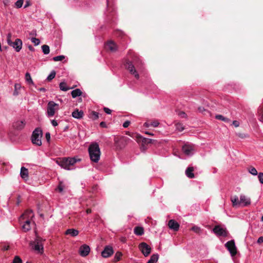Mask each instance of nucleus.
I'll return each instance as SVG.
<instances>
[{
	"label": "nucleus",
	"mask_w": 263,
	"mask_h": 263,
	"mask_svg": "<svg viewBox=\"0 0 263 263\" xmlns=\"http://www.w3.org/2000/svg\"><path fill=\"white\" fill-rule=\"evenodd\" d=\"M31 42L34 44L35 46H37L40 43V40L35 37H32L31 39Z\"/></svg>",
	"instance_id": "obj_41"
},
{
	"label": "nucleus",
	"mask_w": 263,
	"mask_h": 263,
	"mask_svg": "<svg viewBox=\"0 0 263 263\" xmlns=\"http://www.w3.org/2000/svg\"><path fill=\"white\" fill-rule=\"evenodd\" d=\"M137 141L138 143H142V144L145 145H147L149 143H152L154 141H155L154 140L144 138L140 135H137Z\"/></svg>",
	"instance_id": "obj_13"
},
{
	"label": "nucleus",
	"mask_w": 263,
	"mask_h": 263,
	"mask_svg": "<svg viewBox=\"0 0 263 263\" xmlns=\"http://www.w3.org/2000/svg\"><path fill=\"white\" fill-rule=\"evenodd\" d=\"M88 152L90 160L94 162H98L101 155L99 145L97 143L91 144L88 148Z\"/></svg>",
	"instance_id": "obj_2"
},
{
	"label": "nucleus",
	"mask_w": 263,
	"mask_h": 263,
	"mask_svg": "<svg viewBox=\"0 0 263 263\" xmlns=\"http://www.w3.org/2000/svg\"><path fill=\"white\" fill-rule=\"evenodd\" d=\"M100 125L102 127H106V123L105 122H101L100 123Z\"/></svg>",
	"instance_id": "obj_59"
},
{
	"label": "nucleus",
	"mask_w": 263,
	"mask_h": 263,
	"mask_svg": "<svg viewBox=\"0 0 263 263\" xmlns=\"http://www.w3.org/2000/svg\"><path fill=\"white\" fill-rule=\"evenodd\" d=\"M258 178L259 182L263 184V173H259L258 175Z\"/></svg>",
	"instance_id": "obj_47"
},
{
	"label": "nucleus",
	"mask_w": 263,
	"mask_h": 263,
	"mask_svg": "<svg viewBox=\"0 0 263 263\" xmlns=\"http://www.w3.org/2000/svg\"><path fill=\"white\" fill-rule=\"evenodd\" d=\"M84 116V112L82 110L79 111L78 109H75L72 112V116L76 119H82Z\"/></svg>",
	"instance_id": "obj_18"
},
{
	"label": "nucleus",
	"mask_w": 263,
	"mask_h": 263,
	"mask_svg": "<svg viewBox=\"0 0 263 263\" xmlns=\"http://www.w3.org/2000/svg\"><path fill=\"white\" fill-rule=\"evenodd\" d=\"M24 3V0H18L16 1V2L15 3V7L17 8H20L22 7L23 4Z\"/></svg>",
	"instance_id": "obj_39"
},
{
	"label": "nucleus",
	"mask_w": 263,
	"mask_h": 263,
	"mask_svg": "<svg viewBox=\"0 0 263 263\" xmlns=\"http://www.w3.org/2000/svg\"><path fill=\"white\" fill-rule=\"evenodd\" d=\"M59 109V104L53 101H49L47 104V114L49 117H53L56 110Z\"/></svg>",
	"instance_id": "obj_5"
},
{
	"label": "nucleus",
	"mask_w": 263,
	"mask_h": 263,
	"mask_svg": "<svg viewBox=\"0 0 263 263\" xmlns=\"http://www.w3.org/2000/svg\"><path fill=\"white\" fill-rule=\"evenodd\" d=\"M20 221L21 223H24L25 224H29L30 226L31 219H21L20 218Z\"/></svg>",
	"instance_id": "obj_38"
},
{
	"label": "nucleus",
	"mask_w": 263,
	"mask_h": 263,
	"mask_svg": "<svg viewBox=\"0 0 263 263\" xmlns=\"http://www.w3.org/2000/svg\"><path fill=\"white\" fill-rule=\"evenodd\" d=\"M82 92L80 89H76L72 90L71 92L72 97L75 98L82 95Z\"/></svg>",
	"instance_id": "obj_25"
},
{
	"label": "nucleus",
	"mask_w": 263,
	"mask_h": 263,
	"mask_svg": "<svg viewBox=\"0 0 263 263\" xmlns=\"http://www.w3.org/2000/svg\"><path fill=\"white\" fill-rule=\"evenodd\" d=\"M20 175L21 177L26 180L28 179V170L25 167L23 166L21 169Z\"/></svg>",
	"instance_id": "obj_20"
},
{
	"label": "nucleus",
	"mask_w": 263,
	"mask_h": 263,
	"mask_svg": "<svg viewBox=\"0 0 263 263\" xmlns=\"http://www.w3.org/2000/svg\"><path fill=\"white\" fill-rule=\"evenodd\" d=\"M194 168L192 166L188 167L185 170V175L189 178H194L195 177L194 174L193 173Z\"/></svg>",
	"instance_id": "obj_21"
},
{
	"label": "nucleus",
	"mask_w": 263,
	"mask_h": 263,
	"mask_svg": "<svg viewBox=\"0 0 263 263\" xmlns=\"http://www.w3.org/2000/svg\"><path fill=\"white\" fill-rule=\"evenodd\" d=\"M21 86L19 84H15L14 85V88L15 90H18L21 88Z\"/></svg>",
	"instance_id": "obj_57"
},
{
	"label": "nucleus",
	"mask_w": 263,
	"mask_h": 263,
	"mask_svg": "<svg viewBox=\"0 0 263 263\" xmlns=\"http://www.w3.org/2000/svg\"><path fill=\"white\" fill-rule=\"evenodd\" d=\"M168 226L171 229L174 231H177L179 228V224L173 219L169 220Z\"/></svg>",
	"instance_id": "obj_16"
},
{
	"label": "nucleus",
	"mask_w": 263,
	"mask_h": 263,
	"mask_svg": "<svg viewBox=\"0 0 263 263\" xmlns=\"http://www.w3.org/2000/svg\"><path fill=\"white\" fill-rule=\"evenodd\" d=\"M213 232L217 236L226 237L229 235V232L226 228L221 227L220 226H215L213 229Z\"/></svg>",
	"instance_id": "obj_8"
},
{
	"label": "nucleus",
	"mask_w": 263,
	"mask_h": 263,
	"mask_svg": "<svg viewBox=\"0 0 263 263\" xmlns=\"http://www.w3.org/2000/svg\"><path fill=\"white\" fill-rule=\"evenodd\" d=\"M11 33H9L8 34L7 37V41L8 43V44L10 46L11 43H12V41L11 40Z\"/></svg>",
	"instance_id": "obj_48"
},
{
	"label": "nucleus",
	"mask_w": 263,
	"mask_h": 263,
	"mask_svg": "<svg viewBox=\"0 0 263 263\" xmlns=\"http://www.w3.org/2000/svg\"><path fill=\"white\" fill-rule=\"evenodd\" d=\"M259 120L263 122V104L260 105L258 109Z\"/></svg>",
	"instance_id": "obj_28"
},
{
	"label": "nucleus",
	"mask_w": 263,
	"mask_h": 263,
	"mask_svg": "<svg viewBox=\"0 0 263 263\" xmlns=\"http://www.w3.org/2000/svg\"><path fill=\"white\" fill-rule=\"evenodd\" d=\"M25 79L29 84H33V82L31 79V76L29 73L27 72L25 74Z\"/></svg>",
	"instance_id": "obj_33"
},
{
	"label": "nucleus",
	"mask_w": 263,
	"mask_h": 263,
	"mask_svg": "<svg viewBox=\"0 0 263 263\" xmlns=\"http://www.w3.org/2000/svg\"><path fill=\"white\" fill-rule=\"evenodd\" d=\"M45 138L48 142H49L50 140V134L49 132L46 133L45 134Z\"/></svg>",
	"instance_id": "obj_53"
},
{
	"label": "nucleus",
	"mask_w": 263,
	"mask_h": 263,
	"mask_svg": "<svg viewBox=\"0 0 263 263\" xmlns=\"http://www.w3.org/2000/svg\"><path fill=\"white\" fill-rule=\"evenodd\" d=\"M64 185L63 184H62V183L61 182H60L58 187H57V190H58V191L59 192H62L63 190H64Z\"/></svg>",
	"instance_id": "obj_46"
},
{
	"label": "nucleus",
	"mask_w": 263,
	"mask_h": 263,
	"mask_svg": "<svg viewBox=\"0 0 263 263\" xmlns=\"http://www.w3.org/2000/svg\"><path fill=\"white\" fill-rule=\"evenodd\" d=\"M192 230L194 232H195V233H200V231H201V229H200V228L197 227V226H193L192 228Z\"/></svg>",
	"instance_id": "obj_45"
},
{
	"label": "nucleus",
	"mask_w": 263,
	"mask_h": 263,
	"mask_svg": "<svg viewBox=\"0 0 263 263\" xmlns=\"http://www.w3.org/2000/svg\"><path fill=\"white\" fill-rule=\"evenodd\" d=\"M10 46L14 48L16 52H19L22 47V41L20 39H16L14 42L11 43Z\"/></svg>",
	"instance_id": "obj_10"
},
{
	"label": "nucleus",
	"mask_w": 263,
	"mask_h": 263,
	"mask_svg": "<svg viewBox=\"0 0 263 263\" xmlns=\"http://www.w3.org/2000/svg\"><path fill=\"white\" fill-rule=\"evenodd\" d=\"M138 248L143 255L145 257L148 256L151 252V248L146 242H142L140 243L138 246Z\"/></svg>",
	"instance_id": "obj_6"
},
{
	"label": "nucleus",
	"mask_w": 263,
	"mask_h": 263,
	"mask_svg": "<svg viewBox=\"0 0 263 263\" xmlns=\"http://www.w3.org/2000/svg\"><path fill=\"white\" fill-rule=\"evenodd\" d=\"M31 229L30 226L29 224H24L22 226V229L24 232H27L30 230Z\"/></svg>",
	"instance_id": "obj_43"
},
{
	"label": "nucleus",
	"mask_w": 263,
	"mask_h": 263,
	"mask_svg": "<svg viewBox=\"0 0 263 263\" xmlns=\"http://www.w3.org/2000/svg\"><path fill=\"white\" fill-rule=\"evenodd\" d=\"M248 171L253 175H257V171L256 168L253 166H250L248 168Z\"/></svg>",
	"instance_id": "obj_36"
},
{
	"label": "nucleus",
	"mask_w": 263,
	"mask_h": 263,
	"mask_svg": "<svg viewBox=\"0 0 263 263\" xmlns=\"http://www.w3.org/2000/svg\"><path fill=\"white\" fill-rule=\"evenodd\" d=\"M51 123L53 126H57L58 125L57 122L54 120H52Z\"/></svg>",
	"instance_id": "obj_60"
},
{
	"label": "nucleus",
	"mask_w": 263,
	"mask_h": 263,
	"mask_svg": "<svg viewBox=\"0 0 263 263\" xmlns=\"http://www.w3.org/2000/svg\"><path fill=\"white\" fill-rule=\"evenodd\" d=\"M89 117L92 120H97L99 118V114L95 111H91L89 114Z\"/></svg>",
	"instance_id": "obj_31"
},
{
	"label": "nucleus",
	"mask_w": 263,
	"mask_h": 263,
	"mask_svg": "<svg viewBox=\"0 0 263 263\" xmlns=\"http://www.w3.org/2000/svg\"><path fill=\"white\" fill-rule=\"evenodd\" d=\"M159 122L157 120L154 121L151 123V126H152L154 127H157L159 125Z\"/></svg>",
	"instance_id": "obj_50"
},
{
	"label": "nucleus",
	"mask_w": 263,
	"mask_h": 263,
	"mask_svg": "<svg viewBox=\"0 0 263 263\" xmlns=\"http://www.w3.org/2000/svg\"><path fill=\"white\" fill-rule=\"evenodd\" d=\"M130 121H126L123 124V126L124 127V128H126L127 127L129 124H130Z\"/></svg>",
	"instance_id": "obj_54"
},
{
	"label": "nucleus",
	"mask_w": 263,
	"mask_h": 263,
	"mask_svg": "<svg viewBox=\"0 0 263 263\" xmlns=\"http://www.w3.org/2000/svg\"><path fill=\"white\" fill-rule=\"evenodd\" d=\"M26 125L25 120L17 121L13 123V128L17 130H21L23 129Z\"/></svg>",
	"instance_id": "obj_15"
},
{
	"label": "nucleus",
	"mask_w": 263,
	"mask_h": 263,
	"mask_svg": "<svg viewBox=\"0 0 263 263\" xmlns=\"http://www.w3.org/2000/svg\"><path fill=\"white\" fill-rule=\"evenodd\" d=\"M42 241H43V239L42 238H41L39 236H37L35 240L34 241H31L30 242V245L32 246L34 243L37 244V242H39V244H42Z\"/></svg>",
	"instance_id": "obj_35"
},
{
	"label": "nucleus",
	"mask_w": 263,
	"mask_h": 263,
	"mask_svg": "<svg viewBox=\"0 0 263 263\" xmlns=\"http://www.w3.org/2000/svg\"><path fill=\"white\" fill-rule=\"evenodd\" d=\"M42 49L43 52L45 54H47L50 52L49 46L47 45H43V46H42Z\"/></svg>",
	"instance_id": "obj_32"
},
{
	"label": "nucleus",
	"mask_w": 263,
	"mask_h": 263,
	"mask_svg": "<svg viewBox=\"0 0 263 263\" xmlns=\"http://www.w3.org/2000/svg\"><path fill=\"white\" fill-rule=\"evenodd\" d=\"M13 263H22V260L19 256H15L13 260Z\"/></svg>",
	"instance_id": "obj_42"
},
{
	"label": "nucleus",
	"mask_w": 263,
	"mask_h": 263,
	"mask_svg": "<svg viewBox=\"0 0 263 263\" xmlns=\"http://www.w3.org/2000/svg\"><path fill=\"white\" fill-rule=\"evenodd\" d=\"M60 88L61 90L63 91H67L70 89H71L72 88H69L66 86V83L62 82L60 83L59 85Z\"/></svg>",
	"instance_id": "obj_30"
},
{
	"label": "nucleus",
	"mask_w": 263,
	"mask_h": 263,
	"mask_svg": "<svg viewBox=\"0 0 263 263\" xmlns=\"http://www.w3.org/2000/svg\"><path fill=\"white\" fill-rule=\"evenodd\" d=\"M128 56L130 57L129 59H125L124 66L125 68L127 69L129 72L134 75L136 79H139V76L136 71V68H139L141 64V61L139 59L137 55L132 50H129L128 52Z\"/></svg>",
	"instance_id": "obj_1"
},
{
	"label": "nucleus",
	"mask_w": 263,
	"mask_h": 263,
	"mask_svg": "<svg viewBox=\"0 0 263 263\" xmlns=\"http://www.w3.org/2000/svg\"><path fill=\"white\" fill-rule=\"evenodd\" d=\"M134 233L137 235L141 236L144 234V229L141 227H136L134 228Z\"/></svg>",
	"instance_id": "obj_24"
},
{
	"label": "nucleus",
	"mask_w": 263,
	"mask_h": 263,
	"mask_svg": "<svg viewBox=\"0 0 263 263\" xmlns=\"http://www.w3.org/2000/svg\"><path fill=\"white\" fill-rule=\"evenodd\" d=\"M225 247L229 251L232 256H234L237 254V248L234 240H231L225 244Z\"/></svg>",
	"instance_id": "obj_7"
},
{
	"label": "nucleus",
	"mask_w": 263,
	"mask_h": 263,
	"mask_svg": "<svg viewBox=\"0 0 263 263\" xmlns=\"http://www.w3.org/2000/svg\"><path fill=\"white\" fill-rule=\"evenodd\" d=\"M178 115L182 118H186L187 117V115L183 111L179 112Z\"/></svg>",
	"instance_id": "obj_51"
},
{
	"label": "nucleus",
	"mask_w": 263,
	"mask_h": 263,
	"mask_svg": "<svg viewBox=\"0 0 263 263\" xmlns=\"http://www.w3.org/2000/svg\"><path fill=\"white\" fill-rule=\"evenodd\" d=\"M90 250V249L88 246L83 245L80 248L79 253L82 256L85 257L89 254Z\"/></svg>",
	"instance_id": "obj_12"
},
{
	"label": "nucleus",
	"mask_w": 263,
	"mask_h": 263,
	"mask_svg": "<svg viewBox=\"0 0 263 263\" xmlns=\"http://www.w3.org/2000/svg\"><path fill=\"white\" fill-rule=\"evenodd\" d=\"M66 235H70L71 236H76L79 234V231L76 229H69L66 231L65 232Z\"/></svg>",
	"instance_id": "obj_23"
},
{
	"label": "nucleus",
	"mask_w": 263,
	"mask_h": 263,
	"mask_svg": "<svg viewBox=\"0 0 263 263\" xmlns=\"http://www.w3.org/2000/svg\"><path fill=\"white\" fill-rule=\"evenodd\" d=\"M159 258L158 254H155L151 256L150 259L147 261V263H156Z\"/></svg>",
	"instance_id": "obj_27"
},
{
	"label": "nucleus",
	"mask_w": 263,
	"mask_h": 263,
	"mask_svg": "<svg viewBox=\"0 0 263 263\" xmlns=\"http://www.w3.org/2000/svg\"><path fill=\"white\" fill-rule=\"evenodd\" d=\"M64 59H65V56L62 55H59V56L54 57L53 58V60L54 61H62Z\"/></svg>",
	"instance_id": "obj_40"
},
{
	"label": "nucleus",
	"mask_w": 263,
	"mask_h": 263,
	"mask_svg": "<svg viewBox=\"0 0 263 263\" xmlns=\"http://www.w3.org/2000/svg\"><path fill=\"white\" fill-rule=\"evenodd\" d=\"M55 74H56L55 71L53 70L52 71H51L50 74L48 76V77L47 78V80L48 81H50L53 78H54Z\"/></svg>",
	"instance_id": "obj_37"
},
{
	"label": "nucleus",
	"mask_w": 263,
	"mask_h": 263,
	"mask_svg": "<svg viewBox=\"0 0 263 263\" xmlns=\"http://www.w3.org/2000/svg\"><path fill=\"white\" fill-rule=\"evenodd\" d=\"M182 150L185 155H190L194 151V146L187 144H184L182 147Z\"/></svg>",
	"instance_id": "obj_14"
},
{
	"label": "nucleus",
	"mask_w": 263,
	"mask_h": 263,
	"mask_svg": "<svg viewBox=\"0 0 263 263\" xmlns=\"http://www.w3.org/2000/svg\"><path fill=\"white\" fill-rule=\"evenodd\" d=\"M240 203L243 204V206L249 205L251 203L250 199L247 198L243 195H241L240 197Z\"/></svg>",
	"instance_id": "obj_19"
},
{
	"label": "nucleus",
	"mask_w": 263,
	"mask_h": 263,
	"mask_svg": "<svg viewBox=\"0 0 263 263\" xmlns=\"http://www.w3.org/2000/svg\"><path fill=\"white\" fill-rule=\"evenodd\" d=\"M43 132L41 128H36L33 132L31 136V141L34 145L41 146L42 145L41 138Z\"/></svg>",
	"instance_id": "obj_4"
},
{
	"label": "nucleus",
	"mask_w": 263,
	"mask_h": 263,
	"mask_svg": "<svg viewBox=\"0 0 263 263\" xmlns=\"http://www.w3.org/2000/svg\"><path fill=\"white\" fill-rule=\"evenodd\" d=\"M122 256V254L121 253V252H117L115 255L114 261L116 262L119 261Z\"/></svg>",
	"instance_id": "obj_34"
},
{
	"label": "nucleus",
	"mask_w": 263,
	"mask_h": 263,
	"mask_svg": "<svg viewBox=\"0 0 263 263\" xmlns=\"http://www.w3.org/2000/svg\"><path fill=\"white\" fill-rule=\"evenodd\" d=\"M231 201L232 202L233 206H237L240 204V201L238 200V198L237 196H234L231 198Z\"/></svg>",
	"instance_id": "obj_26"
},
{
	"label": "nucleus",
	"mask_w": 263,
	"mask_h": 263,
	"mask_svg": "<svg viewBox=\"0 0 263 263\" xmlns=\"http://www.w3.org/2000/svg\"><path fill=\"white\" fill-rule=\"evenodd\" d=\"M176 128L179 130V131H182L184 128V127L182 126V124L180 123H178L176 124Z\"/></svg>",
	"instance_id": "obj_44"
},
{
	"label": "nucleus",
	"mask_w": 263,
	"mask_h": 263,
	"mask_svg": "<svg viewBox=\"0 0 263 263\" xmlns=\"http://www.w3.org/2000/svg\"><path fill=\"white\" fill-rule=\"evenodd\" d=\"M30 5H31L29 1H27V2H26V4H25V5L24 6V8H26L30 6Z\"/></svg>",
	"instance_id": "obj_61"
},
{
	"label": "nucleus",
	"mask_w": 263,
	"mask_h": 263,
	"mask_svg": "<svg viewBox=\"0 0 263 263\" xmlns=\"http://www.w3.org/2000/svg\"><path fill=\"white\" fill-rule=\"evenodd\" d=\"M34 216V214L32 210H27L20 217L21 219H31Z\"/></svg>",
	"instance_id": "obj_17"
},
{
	"label": "nucleus",
	"mask_w": 263,
	"mask_h": 263,
	"mask_svg": "<svg viewBox=\"0 0 263 263\" xmlns=\"http://www.w3.org/2000/svg\"><path fill=\"white\" fill-rule=\"evenodd\" d=\"M233 124L236 127L239 126V122L236 120L233 122Z\"/></svg>",
	"instance_id": "obj_56"
},
{
	"label": "nucleus",
	"mask_w": 263,
	"mask_h": 263,
	"mask_svg": "<svg viewBox=\"0 0 263 263\" xmlns=\"http://www.w3.org/2000/svg\"><path fill=\"white\" fill-rule=\"evenodd\" d=\"M141 145L140 148H141V151H145L147 149L146 145L142 144V143H141Z\"/></svg>",
	"instance_id": "obj_55"
},
{
	"label": "nucleus",
	"mask_w": 263,
	"mask_h": 263,
	"mask_svg": "<svg viewBox=\"0 0 263 263\" xmlns=\"http://www.w3.org/2000/svg\"><path fill=\"white\" fill-rule=\"evenodd\" d=\"M215 118L217 120H220L224 121V122L229 123L230 122V120L228 118L224 117L221 115H217L215 116Z\"/></svg>",
	"instance_id": "obj_29"
},
{
	"label": "nucleus",
	"mask_w": 263,
	"mask_h": 263,
	"mask_svg": "<svg viewBox=\"0 0 263 263\" xmlns=\"http://www.w3.org/2000/svg\"><path fill=\"white\" fill-rule=\"evenodd\" d=\"M238 136L241 138H245L246 136V135L245 134H241V133H239L238 134Z\"/></svg>",
	"instance_id": "obj_62"
},
{
	"label": "nucleus",
	"mask_w": 263,
	"mask_h": 263,
	"mask_svg": "<svg viewBox=\"0 0 263 263\" xmlns=\"http://www.w3.org/2000/svg\"><path fill=\"white\" fill-rule=\"evenodd\" d=\"M114 250L111 246H106L101 253V255L104 258H108L114 254Z\"/></svg>",
	"instance_id": "obj_9"
},
{
	"label": "nucleus",
	"mask_w": 263,
	"mask_h": 263,
	"mask_svg": "<svg viewBox=\"0 0 263 263\" xmlns=\"http://www.w3.org/2000/svg\"><path fill=\"white\" fill-rule=\"evenodd\" d=\"M104 111L107 114H110L111 113V110L107 107H104Z\"/></svg>",
	"instance_id": "obj_52"
},
{
	"label": "nucleus",
	"mask_w": 263,
	"mask_h": 263,
	"mask_svg": "<svg viewBox=\"0 0 263 263\" xmlns=\"http://www.w3.org/2000/svg\"><path fill=\"white\" fill-rule=\"evenodd\" d=\"M105 48L111 52H115L117 50L118 46L114 42L110 41L105 44Z\"/></svg>",
	"instance_id": "obj_11"
},
{
	"label": "nucleus",
	"mask_w": 263,
	"mask_h": 263,
	"mask_svg": "<svg viewBox=\"0 0 263 263\" xmlns=\"http://www.w3.org/2000/svg\"><path fill=\"white\" fill-rule=\"evenodd\" d=\"M150 125H151V123H149L148 122H145L144 124V126H145L146 127H149Z\"/></svg>",
	"instance_id": "obj_64"
},
{
	"label": "nucleus",
	"mask_w": 263,
	"mask_h": 263,
	"mask_svg": "<svg viewBox=\"0 0 263 263\" xmlns=\"http://www.w3.org/2000/svg\"><path fill=\"white\" fill-rule=\"evenodd\" d=\"M9 249V246H5L3 248V251H7V250H8Z\"/></svg>",
	"instance_id": "obj_63"
},
{
	"label": "nucleus",
	"mask_w": 263,
	"mask_h": 263,
	"mask_svg": "<svg viewBox=\"0 0 263 263\" xmlns=\"http://www.w3.org/2000/svg\"><path fill=\"white\" fill-rule=\"evenodd\" d=\"M32 248L35 250L37 251L40 253H43V246L42 244H39V242L36 243H34L32 246H31Z\"/></svg>",
	"instance_id": "obj_22"
},
{
	"label": "nucleus",
	"mask_w": 263,
	"mask_h": 263,
	"mask_svg": "<svg viewBox=\"0 0 263 263\" xmlns=\"http://www.w3.org/2000/svg\"><path fill=\"white\" fill-rule=\"evenodd\" d=\"M80 160V159H76L73 158H58L56 162L62 167L65 169L70 170V166L73 165L77 161Z\"/></svg>",
	"instance_id": "obj_3"
},
{
	"label": "nucleus",
	"mask_w": 263,
	"mask_h": 263,
	"mask_svg": "<svg viewBox=\"0 0 263 263\" xmlns=\"http://www.w3.org/2000/svg\"><path fill=\"white\" fill-rule=\"evenodd\" d=\"M198 110L199 112H201L202 114H205V112H208V111L202 106H200L198 108Z\"/></svg>",
	"instance_id": "obj_49"
},
{
	"label": "nucleus",
	"mask_w": 263,
	"mask_h": 263,
	"mask_svg": "<svg viewBox=\"0 0 263 263\" xmlns=\"http://www.w3.org/2000/svg\"><path fill=\"white\" fill-rule=\"evenodd\" d=\"M262 242H263V236L259 237L257 240V243H261Z\"/></svg>",
	"instance_id": "obj_58"
}]
</instances>
